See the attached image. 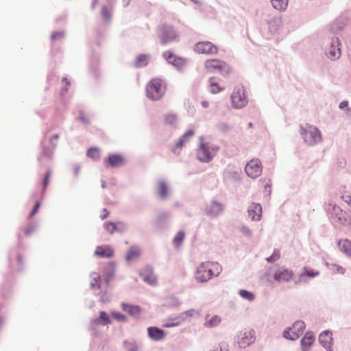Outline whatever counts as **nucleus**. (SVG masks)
Returning <instances> with one entry per match:
<instances>
[{"mask_svg":"<svg viewBox=\"0 0 351 351\" xmlns=\"http://www.w3.org/2000/svg\"><path fill=\"white\" fill-rule=\"evenodd\" d=\"M141 250L135 246L131 247L128 251L126 255L127 261H132L138 258L141 255Z\"/></svg>","mask_w":351,"mask_h":351,"instance_id":"cd10ccee","label":"nucleus"},{"mask_svg":"<svg viewBox=\"0 0 351 351\" xmlns=\"http://www.w3.org/2000/svg\"><path fill=\"white\" fill-rule=\"evenodd\" d=\"M157 192L161 198H165L168 195V186L164 180L158 182Z\"/></svg>","mask_w":351,"mask_h":351,"instance_id":"bb28decb","label":"nucleus"},{"mask_svg":"<svg viewBox=\"0 0 351 351\" xmlns=\"http://www.w3.org/2000/svg\"><path fill=\"white\" fill-rule=\"evenodd\" d=\"M34 229V226H32L27 228L25 230V234L29 235L32 232H33Z\"/></svg>","mask_w":351,"mask_h":351,"instance_id":"864d4df0","label":"nucleus"},{"mask_svg":"<svg viewBox=\"0 0 351 351\" xmlns=\"http://www.w3.org/2000/svg\"><path fill=\"white\" fill-rule=\"evenodd\" d=\"M178 36L171 26L163 25L160 27V39L163 44L176 40Z\"/></svg>","mask_w":351,"mask_h":351,"instance_id":"f8f14e48","label":"nucleus"},{"mask_svg":"<svg viewBox=\"0 0 351 351\" xmlns=\"http://www.w3.org/2000/svg\"><path fill=\"white\" fill-rule=\"evenodd\" d=\"M87 156L94 160H98L100 158V150L97 147H92L87 151Z\"/></svg>","mask_w":351,"mask_h":351,"instance_id":"f704fd0d","label":"nucleus"},{"mask_svg":"<svg viewBox=\"0 0 351 351\" xmlns=\"http://www.w3.org/2000/svg\"><path fill=\"white\" fill-rule=\"evenodd\" d=\"M339 40H332L330 50L327 52L328 56L331 59H338L341 56V49L339 47Z\"/></svg>","mask_w":351,"mask_h":351,"instance_id":"412c9836","label":"nucleus"},{"mask_svg":"<svg viewBox=\"0 0 351 351\" xmlns=\"http://www.w3.org/2000/svg\"><path fill=\"white\" fill-rule=\"evenodd\" d=\"M255 339V331L252 328L245 329L239 341L240 347L245 348L246 346L253 343Z\"/></svg>","mask_w":351,"mask_h":351,"instance_id":"ddd939ff","label":"nucleus"},{"mask_svg":"<svg viewBox=\"0 0 351 351\" xmlns=\"http://www.w3.org/2000/svg\"><path fill=\"white\" fill-rule=\"evenodd\" d=\"M273 7L278 10H284L288 5V0H271Z\"/></svg>","mask_w":351,"mask_h":351,"instance_id":"c756f323","label":"nucleus"},{"mask_svg":"<svg viewBox=\"0 0 351 351\" xmlns=\"http://www.w3.org/2000/svg\"><path fill=\"white\" fill-rule=\"evenodd\" d=\"M108 216V210L106 209V208H104L101 211V219H106L107 217Z\"/></svg>","mask_w":351,"mask_h":351,"instance_id":"3c124183","label":"nucleus"},{"mask_svg":"<svg viewBox=\"0 0 351 351\" xmlns=\"http://www.w3.org/2000/svg\"><path fill=\"white\" fill-rule=\"evenodd\" d=\"M202 106L204 107V108H207L208 106V101H204L202 102Z\"/></svg>","mask_w":351,"mask_h":351,"instance_id":"4d7b16f0","label":"nucleus"},{"mask_svg":"<svg viewBox=\"0 0 351 351\" xmlns=\"http://www.w3.org/2000/svg\"><path fill=\"white\" fill-rule=\"evenodd\" d=\"M115 274L114 270V265L112 263H110L109 269L108 271L106 273V281L107 283H108L110 280L114 277Z\"/></svg>","mask_w":351,"mask_h":351,"instance_id":"58836bf2","label":"nucleus"},{"mask_svg":"<svg viewBox=\"0 0 351 351\" xmlns=\"http://www.w3.org/2000/svg\"><path fill=\"white\" fill-rule=\"evenodd\" d=\"M343 107H344L343 103H341L340 104V108H343Z\"/></svg>","mask_w":351,"mask_h":351,"instance_id":"052dcab7","label":"nucleus"},{"mask_svg":"<svg viewBox=\"0 0 351 351\" xmlns=\"http://www.w3.org/2000/svg\"><path fill=\"white\" fill-rule=\"evenodd\" d=\"M294 276L295 274L291 269L282 267L274 271L273 278L279 283L289 282L294 278Z\"/></svg>","mask_w":351,"mask_h":351,"instance_id":"1a4fd4ad","label":"nucleus"},{"mask_svg":"<svg viewBox=\"0 0 351 351\" xmlns=\"http://www.w3.org/2000/svg\"><path fill=\"white\" fill-rule=\"evenodd\" d=\"M221 270V265L216 262H204L197 267L195 278L199 282H207L213 277L217 276Z\"/></svg>","mask_w":351,"mask_h":351,"instance_id":"f257e3e1","label":"nucleus"},{"mask_svg":"<svg viewBox=\"0 0 351 351\" xmlns=\"http://www.w3.org/2000/svg\"><path fill=\"white\" fill-rule=\"evenodd\" d=\"M110 315L112 318L119 322H125L127 319L126 317L124 315L118 312H112L110 313Z\"/></svg>","mask_w":351,"mask_h":351,"instance_id":"79ce46f5","label":"nucleus"},{"mask_svg":"<svg viewBox=\"0 0 351 351\" xmlns=\"http://www.w3.org/2000/svg\"><path fill=\"white\" fill-rule=\"evenodd\" d=\"M252 126H253L252 123H249L248 127L249 128H252Z\"/></svg>","mask_w":351,"mask_h":351,"instance_id":"bf43d9fd","label":"nucleus"},{"mask_svg":"<svg viewBox=\"0 0 351 351\" xmlns=\"http://www.w3.org/2000/svg\"><path fill=\"white\" fill-rule=\"evenodd\" d=\"M248 214L253 221H259L262 215V207L259 204L252 203L248 208Z\"/></svg>","mask_w":351,"mask_h":351,"instance_id":"aec40b11","label":"nucleus"},{"mask_svg":"<svg viewBox=\"0 0 351 351\" xmlns=\"http://www.w3.org/2000/svg\"><path fill=\"white\" fill-rule=\"evenodd\" d=\"M338 247L341 252L351 257V241L347 239H341L338 242Z\"/></svg>","mask_w":351,"mask_h":351,"instance_id":"393cba45","label":"nucleus"},{"mask_svg":"<svg viewBox=\"0 0 351 351\" xmlns=\"http://www.w3.org/2000/svg\"><path fill=\"white\" fill-rule=\"evenodd\" d=\"M280 257V251L276 250H274L273 254L267 258V261L269 263H273L278 261Z\"/></svg>","mask_w":351,"mask_h":351,"instance_id":"a19ab883","label":"nucleus"},{"mask_svg":"<svg viewBox=\"0 0 351 351\" xmlns=\"http://www.w3.org/2000/svg\"><path fill=\"white\" fill-rule=\"evenodd\" d=\"M315 338L311 332H306L301 339V346L303 350L309 349L314 343Z\"/></svg>","mask_w":351,"mask_h":351,"instance_id":"b1692460","label":"nucleus"},{"mask_svg":"<svg viewBox=\"0 0 351 351\" xmlns=\"http://www.w3.org/2000/svg\"><path fill=\"white\" fill-rule=\"evenodd\" d=\"M221 322V318L218 315H213L210 317H207L205 325L208 327H214Z\"/></svg>","mask_w":351,"mask_h":351,"instance_id":"c85d7f7f","label":"nucleus"},{"mask_svg":"<svg viewBox=\"0 0 351 351\" xmlns=\"http://www.w3.org/2000/svg\"><path fill=\"white\" fill-rule=\"evenodd\" d=\"M204 66L209 72H218L223 75L230 72V66L224 61L219 59L207 60L204 62Z\"/></svg>","mask_w":351,"mask_h":351,"instance_id":"39448f33","label":"nucleus"},{"mask_svg":"<svg viewBox=\"0 0 351 351\" xmlns=\"http://www.w3.org/2000/svg\"><path fill=\"white\" fill-rule=\"evenodd\" d=\"M218 148L208 142L203 138L199 140V147L197 151V158L202 162H209L217 154Z\"/></svg>","mask_w":351,"mask_h":351,"instance_id":"7ed1b4c3","label":"nucleus"},{"mask_svg":"<svg viewBox=\"0 0 351 351\" xmlns=\"http://www.w3.org/2000/svg\"><path fill=\"white\" fill-rule=\"evenodd\" d=\"M239 295L243 298L248 300V301H252L254 299V295L252 292H250L246 290L241 289L239 291Z\"/></svg>","mask_w":351,"mask_h":351,"instance_id":"ea45409f","label":"nucleus"},{"mask_svg":"<svg viewBox=\"0 0 351 351\" xmlns=\"http://www.w3.org/2000/svg\"><path fill=\"white\" fill-rule=\"evenodd\" d=\"M194 50L197 53L215 55L218 53L216 45L208 41L199 42L194 46Z\"/></svg>","mask_w":351,"mask_h":351,"instance_id":"9d476101","label":"nucleus"},{"mask_svg":"<svg viewBox=\"0 0 351 351\" xmlns=\"http://www.w3.org/2000/svg\"><path fill=\"white\" fill-rule=\"evenodd\" d=\"M262 169L260 160L258 159H252L245 165V171L249 177L256 178L261 176Z\"/></svg>","mask_w":351,"mask_h":351,"instance_id":"9b49d317","label":"nucleus"},{"mask_svg":"<svg viewBox=\"0 0 351 351\" xmlns=\"http://www.w3.org/2000/svg\"><path fill=\"white\" fill-rule=\"evenodd\" d=\"M122 309L128 312L131 316H138L141 314V310L138 306H134L123 303L121 304Z\"/></svg>","mask_w":351,"mask_h":351,"instance_id":"a878e982","label":"nucleus"},{"mask_svg":"<svg viewBox=\"0 0 351 351\" xmlns=\"http://www.w3.org/2000/svg\"><path fill=\"white\" fill-rule=\"evenodd\" d=\"M198 315V312L194 309H191L186 311L182 313H180L178 316H176L175 317L170 318L167 322L163 324L164 327H173L178 326L183 322L189 319L192 317Z\"/></svg>","mask_w":351,"mask_h":351,"instance_id":"6e6552de","label":"nucleus"},{"mask_svg":"<svg viewBox=\"0 0 351 351\" xmlns=\"http://www.w3.org/2000/svg\"><path fill=\"white\" fill-rule=\"evenodd\" d=\"M147 56L144 54H140L136 58L134 65L136 67H142L147 64Z\"/></svg>","mask_w":351,"mask_h":351,"instance_id":"72a5a7b5","label":"nucleus"},{"mask_svg":"<svg viewBox=\"0 0 351 351\" xmlns=\"http://www.w3.org/2000/svg\"><path fill=\"white\" fill-rule=\"evenodd\" d=\"M62 81H63V82H64L66 84H69V82L67 81V80H66V78H64V79L62 80Z\"/></svg>","mask_w":351,"mask_h":351,"instance_id":"13d9d810","label":"nucleus"},{"mask_svg":"<svg viewBox=\"0 0 351 351\" xmlns=\"http://www.w3.org/2000/svg\"><path fill=\"white\" fill-rule=\"evenodd\" d=\"M241 232L243 234H246V235H250L251 234V232H250V229L248 228H247V227H243L241 228Z\"/></svg>","mask_w":351,"mask_h":351,"instance_id":"603ef678","label":"nucleus"},{"mask_svg":"<svg viewBox=\"0 0 351 351\" xmlns=\"http://www.w3.org/2000/svg\"><path fill=\"white\" fill-rule=\"evenodd\" d=\"M147 335L148 337L153 341H159L164 339L166 337V334L165 331L162 329L155 327L151 326L147 328Z\"/></svg>","mask_w":351,"mask_h":351,"instance_id":"f3484780","label":"nucleus"},{"mask_svg":"<svg viewBox=\"0 0 351 351\" xmlns=\"http://www.w3.org/2000/svg\"><path fill=\"white\" fill-rule=\"evenodd\" d=\"M301 134L306 143L309 145H314L322 140L320 132L317 128L307 126L306 128H301Z\"/></svg>","mask_w":351,"mask_h":351,"instance_id":"423d86ee","label":"nucleus"},{"mask_svg":"<svg viewBox=\"0 0 351 351\" xmlns=\"http://www.w3.org/2000/svg\"><path fill=\"white\" fill-rule=\"evenodd\" d=\"M95 254L100 258H109L113 256L114 250L110 245H99L96 247Z\"/></svg>","mask_w":351,"mask_h":351,"instance_id":"a211bd4d","label":"nucleus"},{"mask_svg":"<svg viewBox=\"0 0 351 351\" xmlns=\"http://www.w3.org/2000/svg\"><path fill=\"white\" fill-rule=\"evenodd\" d=\"M224 89L215 82V77L210 78V91L213 94H217Z\"/></svg>","mask_w":351,"mask_h":351,"instance_id":"7c9ffc66","label":"nucleus"},{"mask_svg":"<svg viewBox=\"0 0 351 351\" xmlns=\"http://www.w3.org/2000/svg\"><path fill=\"white\" fill-rule=\"evenodd\" d=\"M58 138H59V135H58V134H55V135H53V136L51 138V139H50V142H51V144H53V142H54L55 141H57Z\"/></svg>","mask_w":351,"mask_h":351,"instance_id":"6e6d98bb","label":"nucleus"},{"mask_svg":"<svg viewBox=\"0 0 351 351\" xmlns=\"http://www.w3.org/2000/svg\"><path fill=\"white\" fill-rule=\"evenodd\" d=\"M106 230L110 233L113 234L117 231H123L125 229V224L123 222L119 221L117 223L106 222L104 224Z\"/></svg>","mask_w":351,"mask_h":351,"instance_id":"5701e85b","label":"nucleus"},{"mask_svg":"<svg viewBox=\"0 0 351 351\" xmlns=\"http://www.w3.org/2000/svg\"><path fill=\"white\" fill-rule=\"evenodd\" d=\"M101 14L106 21H108L110 19V14L108 12V9L106 7H103L101 8Z\"/></svg>","mask_w":351,"mask_h":351,"instance_id":"49530a36","label":"nucleus"},{"mask_svg":"<svg viewBox=\"0 0 351 351\" xmlns=\"http://www.w3.org/2000/svg\"><path fill=\"white\" fill-rule=\"evenodd\" d=\"M305 327L306 325L303 321H296L291 327L284 331L283 336L287 339L295 340L303 334Z\"/></svg>","mask_w":351,"mask_h":351,"instance_id":"0eeeda50","label":"nucleus"},{"mask_svg":"<svg viewBox=\"0 0 351 351\" xmlns=\"http://www.w3.org/2000/svg\"><path fill=\"white\" fill-rule=\"evenodd\" d=\"M185 234L183 231H179L174 237L173 242L176 247H179L184 239Z\"/></svg>","mask_w":351,"mask_h":351,"instance_id":"e433bc0d","label":"nucleus"},{"mask_svg":"<svg viewBox=\"0 0 351 351\" xmlns=\"http://www.w3.org/2000/svg\"><path fill=\"white\" fill-rule=\"evenodd\" d=\"M99 321L103 322V324H105V325L109 324L111 323V322L110 320V318H109V316L104 311H101L99 313V319H95V322L97 323V322H98Z\"/></svg>","mask_w":351,"mask_h":351,"instance_id":"4c0bfd02","label":"nucleus"},{"mask_svg":"<svg viewBox=\"0 0 351 351\" xmlns=\"http://www.w3.org/2000/svg\"><path fill=\"white\" fill-rule=\"evenodd\" d=\"M141 276L143 280L150 285L156 283V276L153 272V269L149 266H146L141 272Z\"/></svg>","mask_w":351,"mask_h":351,"instance_id":"dca6fc26","label":"nucleus"},{"mask_svg":"<svg viewBox=\"0 0 351 351\" xmlns=\"http://www.w3.org/2000/svg\"><path fill=\"white\" fill-rule=\"evenodd\" d=\"M125 344V349L130 350V351H136L138 348L136 343L133 341H126Z\"/></svg>","mask_w":351,"mask_h":351,"instance_id":"c03bdc74","label":"nucleus"},{"mask_svg":"<svg viewBox=\"0 0 351 351\" xmlns=\"http://www.w3.org/2000/svg\"><path fill=\"white\" fill-rule=\"evenodd\" d=\"M40 206V203L39 202H36L32 211L31 212V213L29 215V217H32L38 212Z\"/></svg>","mask_w":351,"mask_h":351,"instance_id":"de8ad7c7","label":"nucleus"},{"mask_svg":"<svg viewBox=\"0 0 351 351\" xmlns=\"http://www.w3.org/2000/svg\"><path fill=\"white\" fill-rule=\"evenodd\" d=\"M223 211V206L221 204L213 201L208 204L206 207V213L207 215L215 217L220 214Z\"/></svg>","mask_w":351,"mask_h":351,"instance_id":"6ab92c4d","label":"nucleus"},{"mask_svg":"<svg viewBox=\"0 0 351 351\" xmlns=\"http://www.w3.org/2000/svg\"><path fill=\"white\" fill-rule=\"evenodd\" d=\"M229 128V125L225 123H221L219 125V129L221 131H227Z\"/></svg>","mask_w":351,"mask_h":351,"instance_id":"8fccbe9b","label":"nucleus"},{"mask_svg":"<svg viewBox=\"0 0 351 351\" xmlns=\"http://www.w3.org/2000/svg\"><path fill=\"white\" fill-rule=\"evenodd\" d=\"M328 267L329 269V270L333 273V274H345V271H346V269L343 268V267L337 265V264H335V263H331V264H328Z\"/></svg>","mask_w":351,"mask_h":351,"instance_id":"473e14b6","label":"nucleus"},{"mask_svg":"<svg viewBox=\"0 0 351 351\" xmlns=\"http://www.w3.org/2000/svg\"><path fill=\"white\" fill-rule=\"evenodd\" d=\"M232 106L234 108H242L247 104V99L243 86L238 85L234 88L231 95Z\"/></svg>","mask_w":351,"mask_h":351,"instance_id":"20e7f679","label":"nucleus"},{"mask_svg":"<svg viewBox=\"0 0 351 351\" xmlns=\"http://www.w3.org/2000/svg\"><path fill=\"white\" fill-rule=\"evenodd\" d=\"M93 276H95L93 277V279L95 282V285H97V287L98 288H99L100 287V281H101L100 276H99V275H98L97 274H93Z\"/></svg>","mask_w":351,"mask_h":351,"instance_id":"09e8293b","label":"nucleus"},{"mask_svg":"<svg viewBox=\"0 0 351 351\" xmlns=\"http://www.w3.org/2000/svg\"><path fill=\"white\" fill-rule=\"evenodd\" d=\"M177 117L175 114H168L165 116V122L170 125L176 124Z\"/></svg>","mask_w":351,"mask_h":351,"instance_id":"37998d69","label":"nucleus"},{"mask_svg":"<svg viewBox=\"0 0 351 351\" xmlns=\"http://www.w3.org/2000/svg\"><path fill=\"white\" fill-rule=\"evenodd\" d=\"M332 333L330 330H324L319 335V342L324 348L330 350L332 345Z\"/></svg>","mask_w":351,"mask_h":351,"instance_id":"2eb2a0df","label":"nucleus"},{"mask_svg":"<svg viewBox=\"0 0 351 351\" xmlns=\"http://www.w3.org/2000/svg\"><path fill=\"white\" fill-rule=\"evenodd\" d=\"M343 107H344L343 103H341L340 104V108H343Z\"/></svg>","mask_w":351,"mask_h":351,"instance_id":"680f3d73","label":"nucleus"},{"mask_svg":"<svg viewBox=\"0 0 351 351\" xmlns=\"http://www.w3.org/2000/svg\"><path fill=\"white\" fill-rule=\"evenodd\" d=\"M319 274V272L317 271H314L310 268L304 267L302 272L300 274V277L303 278L304 276H308L310 278H314L317 276Z\"/></svg>","mask_w":351,"mask_h":351,"instance_id":"c9c22d12","label":"nucleus"},{"mask_svg":"<svg viewBox=\"0 0 351 351\" xmlns=\"http://www.w3.org/2000/svg\"><path fill=\"white\" fill-rule=\"evenodd\" d=\"M166 91V84L160 78H154L146 86V95L152 100L161 99Z\"/></svg>","mask_w":351,"mask_h":351,"instance_id":"f03ea898","label":"nucleus"},{"mask_svg":"<svg viewBox=\"0 0 351 351\" xmlns=\"http://www.w3.org/2000/svg\"><path fill=\"white\" fill-rule=\"evenodd\" d=\"M51 171H48L46 174H45V178L43 180V190H45L49 183V180H50V178H51Z\"/></svg>","mask_w":351,"mask_h":351,"instance_id":"a18cd8bd","label":"nucleus"},{"mask_svg":"<svg viewBox=\"0 0 351 351\" xmlns=\"http://www.w3.org/2000/svg\"><path fill=\"white\" fill-rule=\"evenodd\" d=\"M164 56L169 63H171L174 66L179 68L182 66L186 62V60L184 59L176 57L171 51L165 52L164 53Z\"/></svg>","mask_w":351,"mask_h":351,"instance_id":"4be33fe9","label":"nucleus"},{"mask_svg":"<svg viewBox=\"0 0 351 351\" xmlns=\"http://www.w3.org/2000/svg\"><path fill=\"white\" fill-rule=\"evenodd\" d=\"M61 36H62V34L61 33L56 32V33L52 34L51 36V40H55L58 37H61Z\"/></svg>","mask_w":351,"mask_h":351,"instance_id":"5fc2aeb1","label":"nucleus"},{"mask_svg":"<svg viewBox=\"0 0 351 351\" xmlns=\"http://www.w3.org/2000/svg\"><path fill=\"white\" fill-rule=\"evenodd\" d=\"M125 162L124 158L120 154H111L104 160L106 167H119Z\"/></svg>","mask_w":351,"mask_h":351,"instance_id":"4468645a","label":"nucleus"},{"mask_svg":"<svg viewBox=\"0 0 351 351\" xmlns=\"http://www.w3.org/2000/svg\"><path fill=\"white\" fill-rule=\"evenodd\" d=\"M193 134L194 132L193 130H189L186 132L182 137L178 141L176 146L179 148H181L183 145L188 141L189 138L193 136Z\"/></svg>","mask_w":351,"mask_h":351,"instance_id":"2f4dec72","label":"nucleus"}]
</instances>
